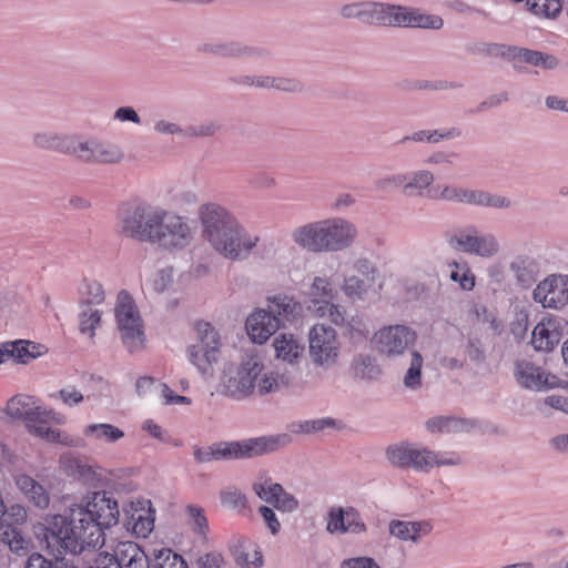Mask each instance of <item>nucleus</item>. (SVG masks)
Returning <instances> with one entry per match:
<instances>
[{
    "mask_svg": "<svg viewBox=\"0 0 568 568\" xmlns=\"http://www.w3.org/2000/svg\"><path fill=\"white\" fill-rule=\"evenodd\" d=\"M545 404L551 408L568 413V397L550 395L545 398Z\"/></svg>",
    "mask_w": 568,
    "mask_h": 568,
    "instance_id": "59",
    "label": "nucleus"
},
{
    "mask_svg": "<svg viewBox=\"0 0 568 568\" xmlns=\"http://www.w3.org/2000/svg\"><path fill=\"white\" fill-rule=\"evenodd\" d=\"M101 323V312L98 310L84 311L80 315V332L88 334L90 337L94 336L95 328Z\"/></svg>",
    "mask_w": 568,
    "mask_h": 568,
    "instance_id": "47",
    "label": "nucleus"
},
{
    "mask_svg": "<svg viewBox=\"0 0 568 568\" xmlns=\"http://www.w3.org/2000/svg\"><path fill=\"white\" fill-rule=\"evenodd\" d=\"M313 313L316 317L329 318L335 325H343L345 323L344 311L338 305L331 303V301L315 302V311Z\"/></svg>",
    "mask_w": 568,
    "mask_h": 568,
    "instance_id": "39",
    "label": "nucleus"
},
{
    "mask_svg": "<svg viewBox=\"0 0 568 568\" xmlns=\"http://www.w3.org/2000/svg\"><path fill=\"white\" fill-rule=\"evenodd\" d=\"M364 23L374 26L440 29L443 19L425 14L417 9L366 2Z\"/></svg>",
    "mask_w": 568,
    "mask_h": 568,
    "instance_id": "4",
    "label": "nucleus"
},
{
    "mask_svg": "<svg viewBox=\"0 0 568 568\" xmlns=\"http://www.w3.org/2000/svg\"><path fill=\"white\" fill-rule=\"evenodd\" d=\"M278 316H272L265 308H258L246 320L245 327L254 343H265L281 327Z\"/></svg>",
    "mask_w": 568,
    "mask_h": 568,
    "instance_id": "21",
    "label": "nucleus"
},
{
    "mask_svg": "<svg viewBox=\"0 0 568 568\" xmlns=\"http://www.w3.org/2000/svg\"><path fill=\"white\" fill-rule=\"evenodd\" d=\"M423 357L418 352L412 353L410 366L405 375L404 384L409 388H416L420 385Z\"/></svg>",
    "mask_w": 568,
    "mask_h": 568,
    "instance_id": "46",
    "label": "nucleus"
},
{
    "mask_svg": "<svg viewBox=\"0 0 568 568\" xmlns=\"http://www.w3.org/2000/svg\"><path fill=\"white\" fill-rule=\"evenodd\" d=\"M197 214L204 237L225 257L241 258L256 245L257 237L247 236L225 207L206 203L200 206Z\"/></svg>",
    "mask_w": 568,
    "mask_h": 568,
    "instance_id": "2",
    "label": "nucleus"
},
{
    "mask_svg": "<svg viewBox=\"0 0 568 568\" xmlns=\"http://www.w3.org/2000/svg\"><path fill=\"white\" fill-rule=\"evenodd\" d=\"M561 322L557 316L542 317L532 329L531 345L536 351L551 352L561 338Z\"/></svg>",
    "mask_w": 568,
    "mask_h": 568,
    "instance_id": "19",
    "label": "nucleus"
},
{
    "mask_svg": "<svg viewBox=\"0 0 568 568\" xmlns=\"http://www.w3.org/2000/svg\"><path fill=\"white\" fill-rule=\"evenodd\" d=\"M41 407L36 397L18 394L8 400L7 414L12 418L24 419L27 423Z\"/></svg>",
    "mask_w": 568,
    "mask_h": 568,
    "instance_id": "32",
    "label": "nucleus"
},
{
    "mask_svg": "<svg viewBox=\"0 0 568 568\" xmlns=\"http://www.w3.org/2000/svg\"><path fill=\"white\" fill-rule=\"evenodd\" d=\"M415 339L416 334L410 328L404 325H393L375 333L372 343L379 353L396 356L403 354Z\"/></svg>",
    "mask_w": 568,
    "mask_h": 568,
    "instance_id": "13",
    "label": "nucleus"
},
{
    "mask_svg": "<svg viewBox=\"0 0 568 568\" xmlns=\"http://www.w3.org/2000/svg\"><path fill=\"white\" fill-rule=\"evenodd\" d=\"M95 476H97V473L93 469V467L85 464L84 462H82L73 478L78 479V480H82L84 483H90L95 479Z\"/></svg>",
    "mask_w": 568,
    "mask_h": 568,
    "instance_id": "60",
    "label": "nucleus"
},
{
    "mask_svg": "<svg viewBox=\"0 0 568 568\" xmlns=\"http://www.w3.org/2000/svg\"><path fill=\"white\" fill-rule=\"evenodd\" d=\"M339 343L334 328L316 324L310 331V354L316 364H332L338 357Z\"/></svg>",
    "mask_w": 568,
    "mask_h": 568,
    "instance_id": "12",
    "label": "nucleus"
},
{
    "mask_svg": "<svg viewBox=\"0 0 568 568\" xmlns=\"http://www.w3.org/2000/svg\"><path fill=\"white\" fill-rule=\"evenodd\" d=\"M529 10L539 17L552 18L561 11L559 0H527Z\"/></svg>",
    "mask_w": 568,
    "mask_h": 568,
    "instance_id": "43",
    "label": "nucleus"
},
{
    "mask_svg": "<svg viewBox=\"0 0 568 568\" xmlns=\"http://www.w3.org/2000/svg\"><path fill=\"white\" fill-rule=\"evenodd\" d=\"M118 500L106 491L87 494L69 508V516L53 515L47 520L45 539L59 554H81L87 548H101L104 530L119 523Z\"/></svg>",
    "mask_w": 568,
    "mask_h": 568,
    "instance_id": "1",
    "label": "nucleus"
},
{
    "mask_svg": "<svg viewBox=\"0 0 568 568\" xmlns=\"http://www.w3.org/2000/svg\"><path fill=\"white\" fill-rule=\"evenodd\" d=\"M327 530L329 532H362L365 530V525L362 521L361 515L354 508L347 509H332L327 523Z\"/></svg>",
    "mask_w": 568,
    "mask_h": 568,
    "instance_id": "27",
    "label": "nucleus"
},
{
    "mask_svg": "<svg viewBox=\"0 0 568 568\" xmlns=\"http://www.w3.org/2000/svg\"><path fill=\"white\" fill-rule=\"evenodd\" d=\"M85 437L99 442L115 443L124 437L123 430L111 424H91L83 429Z\"/></svg>",
    "mask_w": 568,
    "mask_h": 568,
    "instance_id": "36",
    "label": "nucleus"
},
{
    "mask_svg": "<svg viewBox=\"0 0 568 568\" xmlns=\"http://www.w3.org/2000/svg\"><path fill=\"white\" fill-rule=\"evenodd\" d=\"M375 270L367 260H358L352 266L343 284L344 293L349 297H362L375 286Z\"/></svg>",
    "mask_w": 568,
    "mask_h": 568,
    "instance_id": "17",
    "label": "nucleus"
},
{
    "mask_svg": "<svg viewBox=\"0 0 568 568\" xmlns=\"http://www.w3.org/2000/svg\"><path fill=\"white\" fill-rule=\"evenodd\" d=\"M9 358L19 364H28L48 353L43 344L27 339L8 341Z\"/></svg>",
    "mask_w": 568,
    "mask_h": 568,
    "instance_id": "30",
    "label": "nucleus"
},
{
    "mask_svg": "<svg viewBox=\"0 0 568 568\" xmlns=\"http://www.w3.org/2000/svg\"><path fill=\"white\" fill-rule=\"evenodd\" d=\"M221 501L225 507L233 509H242L246 507V497L236 488L222 490Z\"/></svg>",
    "mask_w": 568,
    "mask_h": 568,
    "instance_id": "49",
    "label": "nucleus"
},
{
    "mask_svg": "<svg viewBox=\"0 0 568 568\" xmlns=\"http://www.w3.org/2000/svg\"><path fill=\"white\" fill-rule=\"evenodd\" d=\"M27 509L20 504L11 505L6 508L3 504V513L0 514V540L9 546V548L19 552L26 550L28 541L22 536L17 526L27 521Z\"/></svg>",
    "mask_w": 568,
    "mask_h": 568,
    "instance_id": "10",
    "label": "nucleus"
},
{
    "mask_svg": "<svg viewBox=\"0 0 568 568\" xmlns=\"http://www.w3.org/2000/svg\"><path fill=\"white\" fill-rule=\"evenodd\" d=\"M144 430H146L151 436L156 439L164 440V432L160 425L154 423L152 419H148L143 423Z\"/></svg>",
    "mask_w": 568,
    "mask_h": 568,
    "instance_id": "64",
    "label": "nucleus"
},
{
    "mask_svg": "<svg viewBox=\"0 0 568 568\" xmlns=\"http://www.w3.org/2000/svg\"><path fill=\"white\" fill-rule=\"evenodd\" d=\"M283 376L277 374H265L257 384L260 394H267L280 389L281 385L286 384Z\"/></svg>",
    "mask_w": 568,
    "mask_h": 568,
    "instance_id": "51",
    "label": "nucleus"
},
{
    "mask_svg": "<svg viewBox=\"0 0 568 568\" xmlns=\"http://www.w3.org/2000/svg\"><path fill=\"white\" fill-rule=\"evenodd\" d=\"M51 398H59L65 406L72 407L81 404L84 396L74 386H67L57 393L49 395Z\"/></svg>",
    "mask_w": 568,
    "mask_h": 568,
    "instance_id": "48",
    "label": "nucleus"
},
{
    "mask_svg": "<svg viewBox=\"0 0 568 568\" xmlns=\"http://www.w3.org/2000/svg\"><path fill=\"white\" fill-rule=\"evenodd\" d=\"M128 525L139 538H146L154 529V510L150 500L131 503Z\"/></svg>",
    "mask_w": 568,
    "mask_h": 568,
    "instance_id": "25",
    "label": "nucleus"
},
{
    "mask_svg": "<svg viewBox=\"0 0 568 568\" xmlns=\"http://www.w3.org/2000/svg\"><path fill=\"white\" fill-rule=\"evenodd\" d=\"M83 460L71 453L61 455L59 459L60 469L68 476L74 477Z\"/></svg>",
    "mask_w": 568,
    "mask_h": 568,
    "instance_id": "53",
    "label": "nucleus"
},
{
    "mask_svg": "<svg viewBox=\"0 0 568 568\" xmlns=\"http://www.w3.org/2000/svg\"><path fill=\"white\" fill-rule=\"evenodd\" d=\"M534 300L545 308H560L568 303V278L550 275L534 290Z\"/></svg>",
    "mask_w": 568,
    "mask_h": 568,
    "instance_id": "14",
    "label": "nucleus"
},
{
    "mask_svg": "<svg viewBox=\"0 0 568 568\" xmlns=\"http://www.w3.org/2000/svg\"><path fill=\"white\" fill-rule=\"evenodd\" d=\"M81 295L87 304H101L105 298L102 284L94 280H84Z\"/></svg>",
    "mask_w": 568,
    "mask_h": 568,
    "instance_id": "45",
    "label": "nucleus"
},
{
    "mask_svg": "<svg viewBox=\"0 0 568 568\" xmlns=\"http://www.w3.org/2000/svg\"><path fill=\"white\" fill-rule=\"evenodd\" d=\"M197 334L203 349H196V346L189 348L190 362L197 367L203 374H212V366L219 359L220 354V338L216 331L207 322H197L195 324Z\"/></svg>",
    "mask_w": 568,
    "mask_h": 568,
    "instance_id": "9",
    "label": "nucleus"
},
{
    "mask_svg": "<svg viewBox=\"0 0 568 568\" xmlns=\"http://www.w3.org/2000/svg\"><path fill=\"white\" fill-rule=\"evenodd\" d=\"M342 568H381L374 559L369 557H357L344 560Z\"/></svg>",
    "mask_w": 568,
    "mask_h": 568,
    "instance_id": "58",
    "label": "nucleus"
},
{
    "mask_svg": "<svg viewBox=\"0 0 568 568\" xmlns=\"http://www.w3.org/2000/svg\"><path fill=\"white\" fill-rule=\"evenodd\" d=\"M515 59L518 62H525L531 65H541L546 69H551L557 64V61L552 55L542 54L541 52L528 49H520L515 55Z\"/></svg>",
    "mask_w": 568,
    "mask_h": 568,
    "instance_id": "40",
    "label": "nucleus"
},
{
    "mask_svg": "<svg viewBox=\"0 0 568 568\" xmlns=\"http://www.w3.org/2000/svg\"><path fill=\"white\" fill-rule=\"evenodd\" d=\"M16 487L30 504L39 509H45L50 505V495L47 489L31 476L18 473L13 476Z\"/></svg>",
    "mask_w": 568,
    "mask_h": 568,
    "instance_id": "26",
    "label": "nucleus"
},
{
    "mask_svg": "<svg viewBox=\"0 0 568 568\" xmlns=\"http://www.w3.org/2000/svg\"><path fill=\"white\" fill-rule=\"evenodd\" d=\"M455 270L450 272V278L455 282H459L462 288L464 290H473L475 286V277L468 268L463 267L462 273L460 266L457 263L453 264Z\"/></svg>",
    "mask_w": 568,
    "mask_h": 568,
    "instance_id": "52",
    "label": "nucleus"
},
{
    "mask_svg": "<svg viewBox=\"0 0 568 568\" xmlns=\"http://www.w3.org/2000/svg\"><path fill=\"white\" fill-rule=\"evenodd\" d=\"M173 280V270L171 267L158 271L150 280L149 284L155 293L164 292Z\"/></svg>",
    "mask_w": 568,
    "mask_h": 568,
    "instance_id": "50",
    "label": "nucleus"
},
{
    "mask_svg": "<svg viewBox=\"0 0 568 568\" xmlns=\"http://www.w3.org/2000/svg\"><path fill=\"white\" fill-rule=\"evenodd\" d=\"M121 568H144L149 557L134 541H120L111 554Z\"/></svg>",
    "mask_w": 568,
    "mask_h": 568,
    "instance_id": "28",
    "label": "nucleus"
},
{
    "mask_svg": "<svg viewBox=\"0 0 568 568\" xmlns=\"http://www.w3.org/2000/svg\"><path fill=\"white\" fill-rule=\"evenodd\" d=\"M267 311L272 316H278V325L283 322H292L302 313V305L296 300L285 294L267 298Z\"/></svg>",
    "mask_w": 568,
    "mask_h": 568,
    "instance_id": "29",
    "label": "nucleus"
},
{
    "mask_svg": "<svg viewBox=\"0 0 568 568\" xmlns=\"http://www.w3.org/2000/svg\"><path fill=\"white\" fill-rule=\"evenodd\" d=\"M434 176L429 171H420L415 174L413 181L406 183V176L405 175H397L388 179H384L378 182V187L381 190H387L392 186H400L404 185L405 190L408 189H425L433 182Z\"/></svg>",
    "mask_w": 568,
    "mask_h": 568,
    "instance_id": "35",
    "label": "nucleus"
},
{
    "mask_svg": "<svg viewBox=\"0 0 568 568\" xmlns=\"http://www.w3.org/2000/svg\"><path fill=\"white\" fill-rule=\"evenodd\" d=\"M262 372V365L251 358L242 364L236 369L235 375H232L225 382V393L234 398H243L252 393L254 383Z\"/></svg>",
    "mask_w": 568,
    "mask_h": 568,
    "instance_id": "15",
    "label": "nucleus"
},
{
    "mask_svg": "<svg viewBox=\"0 0 568 568\" xmlns=\"http://www.w3.org/2000/svg\"><path fill=\"white\" fill-rule=\"evenodd\" d=\"M278 437H256L241 442H219L206 448L195 447L194 459L197 463H211L252 458L275 450L278 447Z\"/></svg>",
    "mask_w": 568,
    "mask_h": 568,
    "instance_id": "3",
    "label": "nucleus"
},
{
    "mask_svg": "<svg viewBox=\"0 0 568 568\" xmlns=\"http://www.w3.org/2000/svg\"><path fill=\"white\" fill-rule=\"evenodd\" d=\"M161 216L162 221L153 244L168 251H181L190 246L194 232L187 220L164 209Z\"/></svg>",
    "mask_w": 568,
    "mask_h": 568,
    "instance_id": "8",
    "label": "nucleus"
},
{
    "mask_svg": "<svg viewBox=\"0 0 568 568\" xmlns=\"http://www.w3.org/2000/svg\"><path fill=\"white\" fill-rule=\"evenodd\" d=\"M115 118L120 121H132L134 123L140 122L138 113L132 108H120L115 112Z\"/></svg>",
    "mask_w": 568,
    "mask_h": 568,
    "instance_id": "63",
    "label": "nucleus"
},
{
    "mask_svg": "<svg viewBox=\"0 0 568 568\" xmlns=\"http://www.w3.org/2000/svg\"><path fill=\"white\" fill-rule=\"evenodd\" d=\"M51 420L60 424L63 422V416L53 409H45L41 407L26 424L33 435L47 442L58 443L64 446L78 445V438L64 432L53 429L49 425V422Z\"/></svg>",
    "mask_w": 568,
    "mask_h": 568,
    "instance_id": "11",
    "label": "nucleus"
},
{
    "mask_svg": "<svg viewBox=\"0 0 568 568\" xmlns=\"http://www.w3.org/2000/svg\"><path fill=\"white\" fill-rule=\"evenodd\" d=\"M514 374L519 385L534 390L559 387L562 383L557 376L547 374L541 367L527 361L517 362Z\"/></svg>",
    "mask_w": 568,
    "mask_h": 568,
    "instance_id": "16",
    "label": "nucleus"
},
{
    "mask_svg": "<svg viewBox=\"0 0 568 568\" xmlns=\"http://www.w3.org/2000/svg\"><path fill=\"white\" fill-rule=\"evenodd\" d=\"M162 210L151 205H138L125 212L121 217V233L132 239L154 243L162 221Z\"/></svg>",
    "mask_w": 568,
    "mask_h": 568,
    "instance_id": "7",
    "label": "nucleus"
},
{
    "mask_svg": "<svg viewBox=\"0 0 568 568\" xmlns=\"http://www.w3.org/2000/svg\"><path fill=\"white\" fill-rule=\"evenodd\" d=\"M326 252L341 251L349 246L356 237V229L343 219L324 220Z\"/></svg>",
    "mask_w": 568,
    "mask_h": 568,
    "instance_id": "20",
    "label": "nucleus"
},
{
    "mask_svg": "<svg viewBox=\"0 0 568 568\" xmlns=\"http://www.w3.org/2000/svg\"><path fill=\"white\" fill-rule=\"evenodd\" d=\"M458 134H459V132H457L456 130H449L444 133H438L437 131H434V132L419 131L413 135V140L414 141L427 140L430 142H437L439 139H449V138L456 136Z\"/></svg>",
    "mask_w": 568,
    "mask_h": 568,
    "instance_id": "55",
    "label": "nucleus"
},
{
    "mask_svg": "<svg viewBox=\"0 0 568 568\" xmlns=\"http://www.w3.org/2000/svg\"><path fill=\"white\" fill-rule=\"evenodd\" d=\"M246 84L250 85H256L262 88H276L278 90L284 91H295L300 89V83L293 79H284V78H260L256 81L254 79H251L250 77L245 78L244 81Z\"/></svg>",
    "mask_w": 568,
    "mask_h": 568,
    "instance_id": "41",
    "label": "nucleus"
},
{
    "mask_svg": "<svg viewBox=\"0 0 568 568\" xmlns=\"http://www.w3.org/2000/svg\"><path fill=\"white\" fill-rule=\"evenodd\" d=\"M432 526L427 521H403L392 520L389 532L402 540L416 541L419 537L429 534Z\"/></svg>",
    "mask_w": 568,
    "mask_h": 568,
    "instance_id": "33",
    "label": "nucleus"
},
{
    "mask_svg": "<svg viewBox=\"0 0 568 568\" xmlns=\"http://www.w3.org/2000/svg\"><path fill=\"white\" fill-rule=\"evenodd\" d=\"M333 424V420L331 419H317L313 422H306L305 425H303L302 432L304 433H311V432H317L322 430L327 426H331Z\"/></svg>",
    "mask_w": 568,
    "mask_h": 568,
    "instance_id": "62",
    "label": "nucleus"
},
{
    "mask_svg": "<svg viewBox=\"0 0 568 568\" xmlns=\"http://www.w3.org/2000/svg\"><path fill=\"white\" fill-rule=\"evenodd\" d=\"M410 455L412 464H409L408 467H413L417 470H428L434 466L455 465L460 462V458L456 455H452V457L447 458L426 448L416 449L413 447Z\"/></svg>",
    "mask_w": 568,
    "mask_h": 568,
    "instance_id": "31",
    "label": "nucleus"
},
{
    "mask_svg": "<svg viewBox=\"0 0 568 568\" xmlns=\"http://www.w3.org/2000/svg\"><path fill=\"white\" fill-rule=\"evenodd\" d=\"M324 221L313 222L295 229L292 233L293 241L302 248L311 252H326Z\"/></svg>",
    "mask_w": 568,
    "mask_h": 568,
    "instance_id": "24",
    "label": "nucleus"
},
{
    "mask_svg": "<svg viewBox=\"0 0 568 568\" xmlns=\"http://www.w3.org/2000/svg\"><path fill=\"white\" fill-rule=\"evenodd\" d=\"M412 446L408 444H398L389 446L386 450L389 463L397 467H408L412 464Z\"/></svg>",
    "mask_w": 568,
    "mask_h": 568,
    "instance_id": "44",
    "label": "nucleus"
},
{
    "mask_svg": "<svg viewBox=\"0 0 568 568\" xmlns=\"http://www.w3.org/2000/svg\"><path fill=\"white\" fill-rule=\"evenodd\" d=\"M36 143L39 146L73 153L83 161L113 163L119 161L121 158L120 152L115 149H106L103 144L95 142L82 143L75 138H48L45 134H38L36 136Z\"/></svg>",
    "mask_w": 568,
    "mask_h": 568,
    "instance_id": "6",
    "label": "nucleus"
},
{
    "mask_svg": "<svg viewBox=\"0 0 568 568\" xmlns=\"http://www.w3.org/2000/svg\"><path fill=\"white\" fill-rule=\"evenodd\" d=\"M365 4L366 2L346 4L342 8V16L344 18H355L364 23L366 10Z\"/></svg>",
    "mask_w": 568,
    "mask_h": 568,
    "instance_id": "56",
    "label": "nucleus"
},
{
    "mask_svg": "<svg viewBox=\"0 0 568 568\" xmlns=\"http://www.w3.org/2000/svg\"><path fill=\"white\" fill-rule=\"evenodd\" d=\"M154 568H189L183 557L170 548H161L154 554Z\"/></svg>",
    "mask_w": 568,
    "mask_h": 568,
    "instance_id": "38",
    "label": "nucleus"
},
{
    "mask_svg": "<svg viewBox=\"0 0 568 568\" xmlns=\"http://www.w3.org/2000/svg\"><path fill=\"white\" fill-rule=\"evenodd\" d=\"M161 396L165 405H190L191 399L186 396L174 395L173 390L166 385H161Z\"/></svg>",
    "mask_w": 568,
    "mask_h": 568,
    "instance_id": "54",
    "label": "nucleus"
},
{
    "mask_svg": "<svg viewBox=\"0 0 568 568\" xmlns=\"http://www.w3.org/2000/svg\"><path fill=\"white\" fill-rule=\"evenodd\" d=\"M464 422L449 416H438L427 420L426 427L430 433H450L462 429Z\"/></svg>",
    "mask_w": 568,
    "mask_h": 568,
    "instance_id": "42",
    "label": "nucleus"
},
{
    "mask_svg": "<svg viewBox=\"0 0 568 568\" xmlns=\"http://www.w3.org/2000/svg\"><path fill=\"white\" fill-rule=\"evenodd\" d=\"M277 358L293 363L304 351V346L292 334H280L274 339Z\"/></svg>",
    "mask_w": 568,
    "mask_h": 568,
    "instance_id": "34",
    "label": "nucleus"
},
{
    "mask_svg": "<svg viewBox=\"0 0 568 568\" xmlns=\"http://www.w3.org/2000/svg\"><path fill=\"white\" fill-rule=\"evenodd\" d=\"M310 296L312 305L310 308L315 311V302L332 301L334 297V290L331 281L327 277L316 276L310 288Z\"/></svg>",
    "mask_w": 568,
    "mask_h": 568,
    "instance_id": "37",
    "label": "nucleus"
},
{
    "mask_svg": "<svg viewBox=\"0 0 568 568\" xmlns=\"http://www.w3.org/2000/svg\"><path fill=\"white\" fill-rule=\"evenodd\" d=\"M468 315L473 320H476L477 322H489L490 321V315L488 314L486 306L481 305V304H474L470 307Z\"/></svg>",
    "mask_w": 568,
    "mask_h": 568,
    "instance_id": "61",
    "label": "nucleus"
},
{
    "mask_svg": "<svg viewBox=\"0 0 568 568\" xmlns=\"http://www.w3.org/2000/svg\"><path fill=\"white\" fill-rule=\"evenodd\" d=\"M253 489L262 500L274 505L278 510L293 511L297 508V500L285 493L280 484L273 483L271 479L255 483Z\"/></svg>",
    "mask_w": 568,
    "mask_h": 568,
    "instance_id": "23",
    "label": "nucleus"
},
{
    "mask_svg": "<svg viewBox=\"0 0 568 568\" xmlns=\"http://www.w3.org/2000/svg\"><path fill=\"white\" fill-rule=\"evenodd\" d=\"M114 312L125 348L130 353L142 351L145 344L143 322L133 297L126 291L119 293Z\"/></svg>",
    "mask_w": 568,
    "mask_h": 568,
    "instance_id": "5",
    "label": "nucleus"
},
{
    "mask_svg": "<svg viewBox=\"0 0 568 568\" xmlns=\"http://www.w3.org/2000/svg\"><path fill=\"white\" fill-rule=\"evenodd\" d=\"M449 244L458 251L475 253L480 256H490L498 250V244L493 236H478L474 229L452 236Z\"/></svg>",
    "mask_w": 568,
    "mask_h": 568,
    "instance_id": "18",
    "label": "nucleus"
},
{
    "mask_svg": "<svg viewBox=\"0 0 568 568\" xmlns=\"http://www.w3.org/2000/svg\"><path fill=\"white\" fill-rule=\"evenodd\" d=\"M439 197L447 201H456L494 207H506L509 205V201L503 196L490 195L481 191H469L452 186H445L442 190Z\"/></svg>",
    "mask_w": 568,
    "mask_h": 568,
    "instance_id": "22",
    "label": "nucleus"
},
{
    "mask_svg": "<svg viewBox=\"0 0 568 568\" xmlns=\"http://www.w3.org/2000/svg\"><path fill=\"white\" fill-rule=\"evenodd\" d=\"M260 514L262 515V517H263L265 524L267 525V527L270 528L271 532L273 535L277 534L281 529V524L277 520L276 515L273 511V509H271L266 506H261Z\"/></svg>",
    "mask_w": 568,
    "mask_h": 568,
    "instance_id": "57",
    "label": "nucleus"
}]
</instances>
